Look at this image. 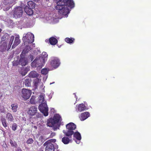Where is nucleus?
Returning <instances> with one entry per match:
<instances>
[{
  "label": "nucleus",
  "mask_w": 151,
  "mask_h": 151,
  "mask_svg": "<svg viewBox=\"0 0 151 151\" xmlns=\"http://www.w3.org/2000/svg\"><path fill=\"white\" fill-rule=\"evenodd\" d=\"M14 36H12L11 37L9 44L7 49V50H8L10 49L13 43V42L14 40Z\"/></svg>",
  "instance_id": "b1692460"
},
{
  "label": "nucleus",
  "mask_w": 151,
  "mask_h": 151,
  "mask_svg": "<svg viewBox=\"0 0 151 151\" xmlns=\"http://www.w3.org/2000/svg\"><path fill=\"white\" fill-rule=\"evenodd\" d=\"M41 81V80H40L38 78L35 79L33 81V83L34 85L37 88L38 86V83Z\"/></svg>",
  "instance_id": "c756f323"
},
{
  "label": "nucleus",
  "mask_w": 151,
  "mask_h": 151,
  "mask_svg": "<svg viewBox=\"0 0 151 151\" xmlns=\"http://www.w3.org/2000/svg\"><path fill=\"white\" fill-rule=\"evenodd\" d=\"M32 81L31 79L30 78H26L23 81L24 84L26 87H29L31 86V83Z\"/></svg>",
  "instance_id": "6ab92c4d"
},
{
  "label": "nucleus",
  "mask_w": 151,
  "mask_h": 151,
  "mask_svg": "<svg viewBox=\"0 0 151 151\" xmlns=\"http://www.w3.org/2000/svg\"><path fill=\"white\" fill-rule=\"evenodd\" d=\"M49 42L51 45H54L58 42L57 40L54 37H52L49 39Z\"/></svg>",
  "instance_id": "aec40b11"
},
{
  "label": "nucleus",
  "mask_w": 151,
  "mask_h": 151,
  "mask_svg": "<svg viewBox=\"0 0 151 151\" xmlns=\"http://www.w3.org/2000/svg\"><path fill=\"white\" fill-rule=\"evenodd\" d=\"M49 0H46V1H49Z\"/></svg>",
  "instance_id": "8fccbe9b"
},
{
  "label": "nucleus",
  "mask_w": 151,
  "mask_h": 151,
  "mask_svg": "<svg viewBox=\"0 0 151 151\" xmlns=\"http://www.w3.org/2000/svg\"><path fill=\"white\" fill-rule=\"evenodd\" d=\"M23 13L22 8L20 6L18 7L15 9L13 15L15 18H19L22 16Z\"/></svg>",
  "instance_id": "6e6552de"
},
{
  "label": "nucleus",
  "mask_w": 151,
  "mask_h": 151,
  "mask_svg": "<svg viewBox=\"0 0 151 151\" xmlns=\"http://www.w3.org/2000/svg\"><path fill=\"white\" fill-rule=\"evenodd\" d=\"M32 94V91L31 90L23 88L21 91V95L24 100L28 99L30 96Z\"/></svg>",
  "instance_id": "39448f33"
},
{
  "label": "nucleus",
  "mask_w": 151,
  "mask_h": 151,
  "mask_svg": "<svg viewBox=\"0 0 151 151\" xmlns=\"http://www.w3.org/2000/svg\"><path fill=\"white\" fill-rule=\"evenodd\" d=\"M29 102L31 104H35V102L34 99L32 97L30 99Z\"/></svg>",
  "instance_id": "a19ab883"
},
{
  "label": "nucleus",
  "mask_w": 151,
  "mask_h": 151,
  "mask_svg": "<svg viewBox=\"0 0 151 151\" xmlns=\"http://www.w3.org/2000/svg\"><path fill=\"white\" fill-rule=\"evenodd\" d=\"M27 5L26 7H29L32 9H34L35 7V4L32 1H29L27 3Z\"/></svg>",
  "instance_id": "bb28decb"
},
{
  "label": "nucleus",
  "mask_w": 151,
  "mask_h": 151,
  "mask_svg": "<svg viewBox=\"0 0 151 151\" xmlns=\"http://www.w3.org/2000/svg\"><path fill=\"white\" fill-rule=\"evenodd\" d=\"M39 75L35 71H32L30 72L28 75L29 78H37L38 77Z\"/></svg>",
  "instance_id": "a211bd4d"
},
{
  "label": "nucleus",
  "mask_w": 151,
  "mask_h": 151,
  "mask_svg": "<svg viewBox=\"0 0 151 151\" xmlns=\"http://www.w3.org/2000/svg\"><path fill=\"white\" fill-rule=\"evenodd\" d=\"M1 31L2 29H1L0 28V33L1 32Z\"/></svg>",
  "instance_id": "09e8293b"
},
{
  "label": "nucleus",
  "mask_w": 151,
  "mask_h": 151,
  "mask_svg": "<svg viewBox=\"0 0 151 151\" xmlns=\"http://www.w3.org/2000/svg\"><path fill=\"white\" fill-rule=\"evenodd\" d=\"M1 121L3 126L6 128L7 127V123L6 119L4 117H2L1 118Z\"/></svg>",
  "instance_id": "cd10ccee"
},
{
  "label": "nucleus",
  "mask_w": 151,
  "mask_h": 151,
  "mask_svg": "<svg viewBox=\"0 0 151 151\" xmlns=\"http://www.w3.org/2000/svg\"><path fill=\"white\" fill-rule=\"evenodd\" d=\"M42 56L43 60H45L47 59L48 57V55L46 52H42Z\"/></svg>",
  "instance_id": "473e14b6"
},
{
  "label": "nucleus",
  "mask_w": 151,
  "mask_h": 151,
  "mask_svg": "<svg viewBox=\"0 0 151 151\" xmlns=\"http://www.w3.org/2000/svg\"><path fill=\"white\" fill-rule=\"evenodd\" d=\"M6 118L8 121L10 122H13L14 120L12 114L10 113H8L6 114Z\"/></svg>",
  "instance_id": "412c9836"
},
{
  "label": "nucleus",
  "mask_w": 151,
  "mask_h": 151,
  "mask_svg": "<svg viewBox=\"0 0 151 151\" xmlns=\"http://www.w3.org/2000/svg\"><path fill=\"white\" fill-rule=\"evenodd\" d=\"M4 38H5V36H3L1 41V45H0V51L2 52L6 50L7 47V43Z\"/></svg>",
  "instance_id": "0eeeda50"
},
{
  "label": "nucleus",
  "mask_w": 151,
  "mask_h": 151,
  "mask_svg": "<svg viewBox=\"0 0 151 151\" xmlns=\"http://www.w3.org/2000/svg\"><path fill=\"white\" fill-rule=\"evenodd\" d=\"M60 64V60L58 58L54 57L52 58L50 61V64L52 67L56 68L59 66Z\"/></svg>",
  "instance_id": "1a4fd4ad"
},
{
  "label": "nucleus",
  "mask_w": 151,
  "mask_h": 151,
  "mask_svg": "<svg viewBox=\"0 0 151 151\" xmlns=\"http://www.w3.org/2000/svg\"><path fill=\"white\" fill-rule=\"evenodd\" d=\"M16 151H22V150L19 147L17 149Z\"/></svg>",
  "instance_id": "a18cd8bd"
},
{
  "label": "nucleus",
  "mask_w": 151,
  "mask_h": 151,
  "mask_svg": "<svg viewBox=\"0 0 151 151\" xmlns=\"http://www.w3.org/2000/svg\"><path fill=\"white\" fill-rule=\"evenodd\" d=\"M47 125L49 127H53V130L54 131L59 129L60 126V124H57L53 120V119H52V118H50L48 120Z\"/></svg>",
  "instance_id": "423d86ee"
},
{
  "label": "nucleus",
  "mask_w": 151,
  "mask_h": 151,
  "mask_svg": "<svg viewBox=\"0 0 151 151\" xmlns=\"http://www.w3.org/2000/svg\"><path fill=\"white\" fill-rule=\"evenodd\" d=\"M55 135V134L54 132H52L50 136V137L52 138Z\"/></svg>",
  "instance_id": "37998d69"
},
{
  "label": "nucleus",
  "mask_w": 151,
  "mask_h": 151,
  "mask_svg": "<svg viewBox=\"0 0 151 151\" xmlns=\"http://www.w3.org/2000/svg\"><path fill=\"white\" fill-rule=\"evenodd\" d=\"M4 108L3 106H0V112L3 113L4 112Z\"/></svg>",
  "instance_id": "ea45409f"
},
{
  "label": "nucleus",
  "mask_w": 151,
  "mask_h": 151,
  "mask_svg": "<svg viewBox=\"0 0 151 151\" xmlns=\"http://www.w3.org/2000/svg\"><path fill=\"white\" fill-rule=\"evenodd\" d=\"M41 73L43 74L46 75L48 73V71L46 68L43 69L41 70Z\"/></svg>",
  "instance_id": "c9c22d12"
},
{
  "label": "nucleus",
  "mask_w": 151,
  "mask_h": 151,
  "mask_svg": "<svg viewBox=\"0 0 151 151\" xmlns=\"http://www.w3.org/2000/svg\"><path fill=\"white\" fill-rule=\"evenodd\" d=\"M22 55H21V57L19 60V62L22 66H24L27 63V59L24 57H22Z\"/></svg>",
  "instance_id": "2eb2a0df"
},
{
  "label": "nucleus",
  "mask_w": 151,
  "mask_h": 151,
  "mask_svg": "<svg viewBox=\"0 0 151 151\" xmlns=\"http://www.w3.org/2000/svg\"><path fill=\"white\" fill-rule=\"evenodd\" d=\"M13 66H17L20 64L19 61L15 60L13 62Z\"/></svg>",
  "instance_id": "f704fd0d"
},
{
  "label": "nucleus",
  "mask_w": 151,
  "mask_h": 151,
  "mask_svg": "<svg viewBox=\"0 0 151 151\" xmlns=\"http://www.w3.org/2000/svg\"><path fill=\"white\" fill-rule=\"evenodd\" d=\"M55 147L54 145L50 143H47L45 147V151H54Z\"/></svg>",
  "instance_id": "f8f14e48"
},
{
  "label": "nucleus",
  "mask_w": 151,
  "mask_h": 151,
  "mask_svg": "<svg viewBox=\"0 0 151 151\" xmlns=\"http://www.w3.org/2000/svg\"><path fill=\"white\" fill-rule=\"evenodd\" d=\"M19 73L23 76H24L28 72L27 69V68H22L19 71Z\"/></svg>",
  "instance_id": "5701e85b"
},
{
  "label": "nucleus",
  "mask_w": 151,
  "mask_h": 151,
  "mask_svg": "<svg viewBox=\"0 0 151 151\" xmlns=\"http://www.w3.org/2000/svg\"><path fill=\"white\" fill-rule=\"evenodd\" d=\"M12 7L11 6H9L8 5H6L4 7V10L5 11H7L9 10Z\"/></svg>",
  "instance_id": "4c0bfd02"
},
{
  "label": "nucleus",
  "mask_w": 151,
  "mask_h": 151,
  "mask_svg": "<svg viewBox=\"0 0 151 151\" xmlns=\"http://www.w3.org/2000/svg\"><path fill=\"white\" fill-rule=\"evenodd\" d=\"M37 112V108L35 106H32L28 109L27 111L28 114L31 116L36 115Z\"/></svg>",
  "instance_id": "9d476101"
},
{
  "label": "nucleus",
  "mask_w": 151,
  "mask_h": 151,
  "mask_svg": "<svg viewBox=\"0 0 151 151\" xmlns=\"http://www.w3.org/2000/svg\"><path fill=\"white\" fill-rule=\"evenodd\" d=\"M74 136L78 140L81 139V136L79 132H76L74 134Z\"/></svg>",
  "instance_id": "7c9ffc66"
},
{
  "label": "nucleus",
  "mask_w": 151,
  "mask_h": 151,
  "mask_svg": "<svg viewBox=\"0 0 151 151\" xmlns=\"http://www.w3.org/2000/svg\"><path fill=\"white\" fill-rule=\"evenodd\" d=\"M33 140L31 138H29L27 141L26 143L28 144H31L33 143Z\"/></svg>",
  "instance_id": "58836bf2"
},
{
  "label": "nucleus",
  "mask_w": 151,
  "mask_h": 151,
  "mask_svg": "<svg viewBox=\"0 0 151 151\" xmlns=\"http://www.w3.org/2000/svg\"><path fill=\"white\" fill-rule=\"evenodd\" d=\"M2 96V95L1 92L0 91V98H1Z\"/></svg>",
  "instance_id": "49530a36"
},
{
  "label": "nucleus",
  "mask_w": 151,
  "mask_h": 151,
  "mask_svg": "<svg viewBox=\"0 0 151 151\" xmlns=\"http://www.w3.org/2000/svg\"><path fill=\"white\" fill-rule=\"evenodd\" d=\"M30 58L31 61H32L34 59V57L31 55H30Z\"/></svg>",
  "instance_id": "c03bdc74"
},
{
  "label": "nucleus",
  "mask_w": 151,
  "mask_h": 151,
  "mask_svg": "<svg viewBox=\"0 0 151 151\" xmlns=\"http://www.w3.org/2000/svg\"><path fill=\"white\" fill-rule=\"evenodd\" d=\"M66 128L68 129L67 132L65 133V135L67 136L70 137H71V136L74 134L73 130L76 128V125L72 122H70L67 124L66 126Z\"/></svg>",
  "instance_id": "7ed1b4c3"
},
{
  "label": "nucleus",
  "mask_w": 151,
  "mask_h": 151,
  "mask_svg": "<svg viewBox=\"0 0 151 151\" xmlns=\"http://www.w3.org/2000/svg\"><path fill=\"white\" fill-rule=\"evenodd\" d=\"M70 140L69 138L66 137H64L62 138V141L65 144H67L70 142Z\"/></svg>",
  "instance_id": "393cba45"
},
{
  "label": "nucleus",
  "mask_w": 151,
  "mask_h": 151,
  "mask_svg": "<svg viewBox=\"0 0 151 151\" xmlns=\"http://www.w3.org/2000/svg\"><path fill=\"white\" fill-rule=\"evenodd\" d=\"M35 1L37 2L40 0H34Z\"/></svg>",
  "instance_id": "de8ad7c7"
},
{
  "label": "nucleus",
  "mask_w": 151,
  "mask_h": 151,
  "mask_svg": "<svg viewBox=\"0 0 151 151\" xmlns=\"http://www.w3.org/2000/svg\"><path fill=\"white\" fill-rule=\"evenodd\" d=\"M78 110L79 111H82L85 110L86 107L85 105L83 104H79L78 106Z\"/></svg>",
  "instance_id": "4be33fe9"
},
{
  "label": "nucleus",
  "mask_w": 151,
  "mask_h": 151,
  "mask_svg": "<svg viewBox=\"0 0 151 151\" xmlns=\"http://www.w3.org/2000/svg\"><path fill=\"white\" fill-rule=\"evenodd\" d=\"M33 9L31 8H29L28 7H25L24 8V11L26 13L29 15H32L33 13V12L32 10Z\"/></svg>",
  "instance_id": "f3484780"
},
{
  "label": "nucleus",
  "mask_w": 151,
  "mask_h": 151,
  "mask_svg": "<svg viewBox=\"0 0 151 151\" xmlns=\"http://www.w3.org/2000/svg\"><path fill=\"white\" fill-rule=\"evenodd\" d=\"M74 40L75 39L73 38H70L68 37H67L65 39V41L68 43H72L74 41Z\"/></svg>",
  "instance_id": "2f4dec72"
},
{
  "label": "nucleus",
  "mask_w": 151,
  "mask_h": 151,
  "mask_svg": "<svg viewBox=\"0 0 151 151\" xmlns=\"http://www.w3.org/2000/svg\"><path fill=\"white\" fill-rule=\"evenodd\" d=\"M52 119H53V120L57 124H60V125L61 124L62 119L61 117L59 114H57L54 115Z\"/></svg>",
  "instance_id": "9b49d317"
},
{
  "label": "nucleus",
  "mask_w": 151,
  "mask_h": 151,
  "mask_svg": "<svg viewBox=\"0 0 151 151\" xmlns=\"http://www.w3.org/2000/svg\"><path fill=\"white\" fill-rule=\"evenodd\" d=\"M74 6L75 3L73 0H59L55 8L58 10L59 14L66 15L70 12L69 9L68 7L71 9Z\"/></svg>",
  "instance_id": "f257e3e1"
},
{
  "label": "nucleus",
  "mask_w": 151,
  "mask_h": 151,
  "mask_svg": "<svg viewBox=\"0 0 151 151\" xmlns=\"http://www.w3.org/2000/svg\"><path fill=\"white\" fill-rule=\"evenodd\" d=\"M10 142L12 147H17V145L15 141H13L12 140L10 139Z\"/></svg>",
  "instance_id": "72a5a7b5"
},
{
  "label": "nucleus",
  "mask_w": 151,
  "mask_h": 151,
  "mask_svg": "<svg viewBox=\"0 0 151 151\" xmlns=\"http://www.w3.org/2000/svg\"><path fill=\"white\" fill-rule=\"evenodd\" d=\"M39 100L42 102V104L39 106V109L42 113L45 116H47L48 115V108L47 106L46 102H43L44 101V96L40 95L39 97Z\"/></svg>",
  "instance_id": "f03ea898"
},
{
  "label": "nucleus",
  "mask_w": 151,
  "mask_h": 151,
  "mask_svg": "<svg viewBox=\"0 0 151 151\" xmlns=\"http://www.w3.org/2000/svg\"><path fill=\"white\" fill-rule=\"evenodd\" d=\"M17 125L16 123H14L12 126V129L13 131H15L17 129Z\"/></svg>",
  "instance_id": "e433bc0d"
},
{
  "label": "nucleus",
  "mask_w": 151,
  "mask_h": 151,
  "mask_svg": "<svg viewBox=\"0 0 151 151\" xmlns=\"http://www.w3.org/2000/svg\"><path fill=\"white\" fill-rule=\"evenodd\" d=\"M20 42L19 36L15 37L14 43L12 46V48L13 49L15 48L20 43Z\"/></svg>",
  "instance_id": "4468645a"
},
{
  "label": "nucleus",
  "mask_w": 151,
  "mask_h": 151,
  "mask_svg": "<svg viewBox=\"0 0 151 151\" xmlns=\"http://www.w3.org/2000/svg\"><path fill=\"white\" fill-rule=\"evenodd\" d=\"M89 116L90 114L89 112H84L81 114L80 118L81 120L83 121L87 118Z\"/></svg>",
  "instance_id": "ddd939ff"
},
{
  "label": "nucleus",
  "mask_w": 151,
  "mask_h": 151,
  "mask_svg": "<svg viewBox=\"0 0 151 151\" xmlns=\"http://www.w3.org/2000/svg\"><path fill=\"white\" fill-rule=\"evenodd\" d=\"M31 48L28 45L26 46L25 48L23 50L22 52V54H24L25 55L27 53H28V52L30 50Z\"/></svg>",
  "instance_id": "a878e982"
},
{
  "label": "nucleus",
  "mask_w": 151,
  "mask_h": 151,
  "mask_svg": "<svg viewBox=\"0 0 151 151\" xmlns=\"http://www.w3.org/2000/svg\"><path fill=\"white\" fill-rule=\"evenodd\" d=\"M11 106L12 107V110L14 112H15L17 111L18 106L16 104H11Z\"/></svg>",
  "instance_id": "c85d7f7f"
},
{
  "label": "nucleus",
  "mask_w": 151,
  "mask_h": 151,
  "mask_svg": "<svg viewBox=\"0 0 151 151\" xmlns=\"http://www.w3.org/2000/svg\"><path fill=\"white\" fill-rule=\"evenodd\" d=\"M40 62V59H35L32 62V66L33 67H40L41 65H39V63Z\"/></svg>",
  "instance_id": "dca6fc26"
},
{
  "label": "nucleus",
  "mask_w": 151,
  "mask_h": 151,
  "mask_svg": "<svg viewBox=\"0 0 151 151\" xmlns=\"http://www.w3.org/2000/svg\"><path fill=\"white\" fill-rule=\"evenodd\" d=\"M24 35V34L23 36L22 40L24 45L25 44L32 43L34 42V36L33 34L31 33L28 32Z\"/></svg>",
  "instance_id": "20e7f679"
},
{
  "label": "nucleus",
  "mask_w": 151,
  "mask_h": 151,
  "mask_svg": "<svg viewBox=\"0 0 151 151\" xmlns=\"http://www.w3.org/2000/svg\"><path fill=\"white\" fill-rule=\"evenodd\" d=\"M42 117V115L41 114L38 113L36 114L35 117L36 118H40Z\"/></svg>",
  "instance_id": "79ce46f5"
}]
</instances>
